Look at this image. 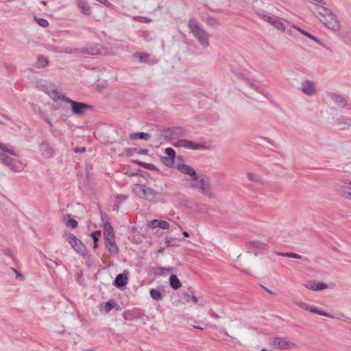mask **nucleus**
<instances>
[{
	"mask_svg": "<svg viewBox=\"0 0 351 351\" xmlns=\"http://www.w3.org/2000/svg\"><path fill=\"white\" fill-rule=\"evenodd\" d=\"M42 117L49 125V126H51V127L53 126V124H52L51 120L49 119V117L47 115L43 114Z\"/></svg>",
	"mask_w": 351,
	"mask_h": 351,
	"instance_id": "nucleus-56",
	"label": "nucleus"
},
{
	"mask_svg": "<svg viewBox=\"0 0 351 351\" xmlns=\"http://www.w3.org/2000/svg\"><path fill=\"white\" fill-rule=\"evenodd\" d=\"M182 234H183L185 237H189V232H186V231H184V232H182Z\"/></svg>",
	"mask_w": 351,
	"mask_h": 351,
	"instance_id": "nucleus-62",
	"label": "nucleus"
},
{
	"mask_svg": "<svg viewBox=\"0 0 351 351\" xmlns=\"http://www.w3.org/2000/svg\"><path fill=\"white\" fill-rule=\"evenodd\" d=\"M194 328L199 329V330H204V327H201V326H194Z\"/></svg>",
	"mask_w": 351,
	"mask_h": 351,
	"instance_id": "nucleus-63",
	"label": "nucleus"
},
{
	"mask_svg": "<svg viewBox=\"0 0 351 351\" xmlns=\"http://www.w3.org/2000/svg\"><path fill=\"white\" fill-rule=\"evenodd\" d=\"M165 153L167 155V157H170L173 159H176V152L171 147H167L165 150Z\"/></svg>",
	"mask_w": 351,
	"mask_h": 351,
	"instance_id": "nucleus-43",
	"label": "nucleus"
},
{
	"mask_svg": "<svg viewBox=\"0 0 351 351\" xmlns=\"http://www.w3.org/2000/svg\"><path fill=\"white\" fill-rule=\"evenodd\" d=\"M151 138V134L146 132H136L132 133L129 136L130 140L136 141L138 139H142L145 141H149Z\"/></svg>",
	"mask_w": 351,
	"mask_h": 351,
	"instance_id": "nucleus-20",
	"label": "nucleus"
},
{
	"mask_svg": "<svg viewBox=\"0 0 351 351\" xmlns=\"http://www.w3.org/2000/svg\"><path fill=\"white\" fill-rule=\"evenodd\" d=\"M135 56L139 59L141 62H145L147 61L149 55L145 53H136Z\"/></svg>",
	"mask_w": 351,
	"mask_h": 351,
	"instance_id": "nucleus-41",
	"label": "nucleus"
},
{
	"mask_svg": "<svg viewBox=\"0 0 351 351\" xmlns=\"http://www.w3.org/2000/svg\"><path fill=\"white\" fill-rule=\"evenodd\" d=\"M104 239L108 238H114V230L108 221L104 224Z\"/></svg>",
	"mask_w": 351,
	"mask_h": 351,
	"instance_id": "nucleus-22",
	"label": "nucleus"
},
{
	"mask_svg": "<svg viewBox=\"0 0 351 351\" xmlns=\"http://www.w3.org/2000/svg\"><path fill=\"white\" fill-rule=\"evenodd\" d=\"M77 221L72 218H69L66 223V226L69 228H75L77 227Z\"/></svg>",
	"mask_w": 351,
	"mask_h": 351,
	"instance_id": "nucleus-42",
	"label": "nucleus"
},
{
	"mask_svg": "<svg viewBox=\"0 0 351 351\" xmlns=\"http://www.w3.org/2000/svg\"><path fill=\"white\" fill-rule=\"evenodd\" d=\"M248 247L249 248L252 247V248L259 249L261 250H265L267 248V245L263 242L254 240V241H249Z\"/></svg>",
	"mask_w": 351,
	"mask_h": 351,
	"instance_id": "nucleus-23",
	"label": "nucleus"
},
{
	"mask_svg": "<svg viewBox=\"0 0 351 351\" xmlns=\"http://www.w3.org/2000/svg\"><path fill=\"white\" fill-rule=\"evenodd\" d=\"M160 220L158 219H153L148 223V227L151 229H154L156 228H158Z\"/></svg>",
	"mask_w": 351,
	"mask_h": 351,
	"instance_id": "nucleus-47",
	"label": "nucleus"
},
{
	"mask_svg": "<svg viewBox=\"0 0 351 351\" xmlns=\"http://www.w3.org/2000/svg\"><path fill=\"white\" fill-rule=\"evenodd\" d=\"M185 134V130L181 127L167 128L164 130V134H158L157 140L161 144L171 139L178 138Z\"/></svg>",
	"mask_w": 351,
	"mask_h": 351,
	"instance_id": "nucleus-2",
	"label": "nucleus"
},
{
	"mask_svg": "<svg viewBox=\"0 0 351 351\" xmlns=\"http://www.w3.org/2000/svg\"><path fill=\"white\" fill-rule=\"evenodd\" d=\"M36 22L40 26L43 27H47L49 25L48 21L45 19H36Z\"/></svg>",
	"mask_w": 351,
	"mask_h": 351,
	"instance_id": "nucleus-49",
	"label": "nucleus"
},
{
	"mask_svg": "<svg viewBox=\"0 0 351 351\" xmlns=\"http://www.w3.org/2000/svg\"><path fill=\"white\" fill-rule=\"evenodd\" d=\"M247 177L250 180L254 182H258L260 181L258 176L253 173H247Z\"/></svg>",
	"mask_w": 351,
	"mask_h": 351,
	"instance_id": "nucleus-45",
	"label": "nucleus"
},
{
	"mask_svg": "<svg viewBox=\"0 0 351 351\" xmlns=\"http://www.w3.org/2000/svg\"><path fill=\"white\" fill-rule=\"evenodd\" d=\"M176 271L174 267L165 268L162 267H157L154 269V273L156 276H162L167 272H173Z\"/></svg>",
	"mask_w": 351,
	"mask_h": 351,
	"instance_id": "nucleus-26",
	"label": "nucleus"
},
{
	"mask_svg": "<svg viewBox=\"0 0 351 351\" xmlns=\"http://www.w3.org/2000/svg\"><path fill=\"white\" fill-rule=\"evenodd\" d=\"M188 27L193 36L197 40L202 48L206 49L209 47L210 36L197 19H189L188 21Z\"/></svg>",
	"mask_w": 351,
	"mask_h": 351,
	"instance_id": "nucleus-1",
	"label": "nucleus"
},
{
	"mask_svg": "<svg viewBox=\"0 0 351 351\" xmlns=\"http://www.w3.org/2000/svg\"><path fill=\"white\" fill-rule=\"evenodd\" d=\"M101 232L100 230H97L91 233V237L93 238L94 242H97L99 241V238L101 236Z\"/></svg>",
	"mask_w": 351,
	"mask_h": 351,
	"instance_id": "nucleus-50",
	"label": "nucleus"
},
{
	"mask_svg": "<svg viewBox=\"0 0 351 351\" xmlns=\"http://www.w3.org/2000/svg\"><path fill=\"white\" fill-rule=\"evenodd\" d=\"M246 83L251 87L253 89H254L255 90H256L258 93H261V94H263L264 95L265 97H267L265 94H264V93L263 92V90L258 86H256L254 82H251L250 80H246Z\"/></svg>",
	"mask_w": 351,
	"mask_h": 351,
	"instance_id": "nucleus-40",
	"label": "nucleus"
},
{
	"mask_svg": "<svg viewBox=\"0 0 351 351\" xmlns=\"http://www.w3.org/2000/svg\"><path fill=\"white\" fill-rule=\"evenodd\" d=\"M320 21L330 29L333 31H338L340 29V23L332 12L325 16L324 19H320Z\"/></svg>",
	"mask_w": 351,
	"mask_h": 351,
	"instance_id": "nucleus-9",
	"label": "nucleus"
},
{
	"mask_svg": "<svg viewBox=\"0 0 351 351\" xmlns=\"http://www.w3.org/2000/svg\"><path fill=\"white\" fill-rule=\"evenodd\" d=\"M191 298L192 301L195 303H197L198 302L197 297L195 295L191 296Z\"/></svg>",
	"mask_w": 351,
	"mask_h": 351,
	"instance_id": "nucleus-61",
	"label": "nucleus"
},
{
	"mask_svg": "<svg viewBox=\"0 0 351 351\" xmlns=\"http://www.w3.org/2000/svg\"><path fill=\"white\" fill-rule=\"evenodd\" d=\"M161 160L162 163L168 167H172L175 162V159L167 156H162Z\"/></svg>",
	"mask_w": 351,
	"mask_h": 351,
	"instance_id": "nucleus-36",
	"label": "nucleus"
},
{
	"mask_svg": "<svg viewBox=\"0 0 351 351\" xmlns=\"http://www.w3.org/2000/svg\"><path fill=\"white\" fill-rule=\"evenodd\" d=\"M301 90L307 96H313L316 94V84L315 82L305 80L301 83Z\"/></svg>",
	"mask_w": 351,
	"mask_h": 351,
	"instance_id": "nucleus-11",
	"label": "nucleus"
},
{
	"mask_svg": "<svg viewBox=\"0 0 351 351\" xmlns=\"http://www.w3.org/2000/svg\"><path fill=\"white\" fill-rule=\"evenodd\" d=\"M170 286L174 290H177L182 287V283L179 280L178 278L175 275L172 274L169 278Z\"/></svg>",
	"mask_w": 351,
	"mask_h": 351,
	"instance_id": "nucleus-24",
	"label": "nucleus"
},
{
	"mask_svg": "<svg viewBox=\"0 0 351 351\" xmlns=\"http://www.w3.org/2000/svg\"><path fill=\"white\" fill-rule=\"evenodd\" d=\"M66 103L69 104L71 107V113L76 116H83L86 110L93 109V106L83 103L75 101L72 99H66Z\"/></svg>",
	"mask_w": 351,
	"mask_h": 351,
	"instance_id": "nucleus-5",
	"label": "nucleus"
},
{
	"mask_svg": "<svg viewBox=\"0 0 351 351\" xmlns=\"http://www.w3.org/2000/svg\"><path fill=\"white\" fill-rule=\"evenodd\" d=\"M261 287L265 290L267 292H268L269 294L272 295H276V293L275 292H274L273 291L269 289L268 288L265 287V286L263 285H261Z\"/></svg>",
	"mask_w": 351,
	"mask_h": 351,
	"instance_id": "nucleus-57",
	"label": "nucleus"
},
{
	"mask_svg": "<svg viewBox=\"0 0 351 351\" xmlns=\"http://www.w3.org/2000/svg\"><path fill=\"white\" fill-rule=\"evenodd\" d=\"M184 295L185 297L189 298H191L190 295H189L188 293H184Z\"/></svg>",
	"mask_w": 351,
	"mask_h": 351,
	"instance_id": "nucleus-64",
	"label": "nucleus"
},
{
	"mask_svg": "<svg viewBox=\"0 0 351 351\" xmlns=\"http://www.w3.org/2000/svg\"><path fill=\"white\" fill-rule=\"evenodd\" d=\"M256 14L261 19H262L264 21L270 23L272 26H274L277 29L280 30L282 32L285 31V26L278 19L271 17V16H269L268 15L264 14L263 13L258 12H256Z\"/></svg>",
	"mask_w": 351,
	"mask_h": 351,
	"instance_id": "nucleus-10",
	"label": "nucleus"
},
{
	"mask_svg": "<svg viewBox=\"0 0 351 351\" xmlns=\"http://www.w3.org/2000/svg\"><path fill=\"white\" fill-rule=\"evenodd\" d=\"M270 343L274 348L278 350H289L295 346L294 343L287 337H275L270 339Z\"/></svg>",
	"mask_w": 351,
	"mask_h": 351,
	"instance_id": "nucleus-6",
	"label": "nucleus"
},
{
	"mask_svg": "<svg viewBox=\"0 0 351 351\" xmlns=\"http://www.w3.org/2000/svg\"><path fill=\"white\" fill-rule=\"evenodd\" d=\"M305 287L312 291H322L328 288V285L324 282L314 281L305 285Z\"/></svg>",
	"mask_w": 351,
	"mask_h": 351,
	"instance_id": "nucleus-15",
	"label": "nucleus"
},
{
	"mask_svg": "<svg viewBox=\"0 0 351 351\" xmlns=\"http://www.w3.org/2000/svg\"><path fill=\"white\" fill-rule=\"evenodd\" d=\"M143 21L145 22V23H150L152 21V20H151L150 18L144 17Z\"/></svg>",
	"mask_w": 351,
	"mask_h": 351,
	"instance_id": "nucleus-60",
	"label": "nucleus"
},
{
	"mask_svg": "<svg viewBox=\"0 0 351 351\" xmlns=\"http://www.w3.org/2000/svg\"><path fill=\"white\" fill-rule=\"evenodd\" d=\"M105 245L111 254H117L119 248L115 243L114 238L105 239Z\"/></svg>",
	"mask_w": 351,
	"mask_h": 351,
	"instance_id": "nucleus-16",
	"label": "nucleus"
},
{
	"mask_svg": "<svg viewBox=\"0 0 351 351\" xmlns=\"http://www.w3.org/2000/svg\"><path fill=\"white\" fill-rule=\"evenodd\" d=\"M149 293H150L151 298L156 301H159L162 299V294L158 289H152L149 291Z\"/></svg>",
	"mask_w": 351,
	"mask_h": 351,
	"instance_id": "nucleus-34",
	"label": "nucleus"
},
{
	"mask_svg": "<svg viewBox=\"0 0 351 351\" xmlns=\"http://www.w3.org/2000/svg\"><path fill=\"white\" fill-rule=\"evenodd\" d=\"M278 255L289 257V258H298L300 259L302 258V256L300 254L293 253V252H278L277 253Z\"/></svg>",
	"mask_w": 351,
	"mask_h": 351,
	"instance_id": "nucleus-37",
	"label": "nucleus"
},
{
	"mask_svg": "<svg viewBox=\"0 0 351 351\" xmlns=\"http://www.w3.org/2000/svg\"><path fill=\"white\" fill-rule=\"evenodd\" d=\"M48 64H49L48 59L46 57L41 56L38 58V59L34 66L36 68L40 69V68H45V66H47L48 65Z\"/></svg>",
	"mask_w": 351,
	"mask_h": 351,
	"instance_id": "nucleus-25",
	"label": "nucleus"
},
{
	"mask_svg": "<svg viewBox=\"0 0 351 351\" xmlns=\"http://www.w3.org/2000/svg\"><path fill=\"white\" fill-rule=\"evenodd\" d=\"M10 168L15 172H21L23 170L24 167L21 162L14 160Z\"/></svg>",
	"mask_w": 351,
	"mask_h": 351,
	"instance_id": "nucleus-31",
	"label": "nucleus"
},
{
	"mask_svg": "<svg viewBox=\"0 0 351 351\" xmlns=\"http://www.w3.org/2000/svg\"><path fill=\"white\" fill-rule=\"evenodd\" d=\"M297 304L301 308L305 309L308 311L310 306H308L307 304H306L304 302H298Z\"/></svg>",
	"mask_w": 351,
	"mask_h": 351,
	"instance_id": "nucleus-52",
	"label": "nucleus"
},
{
	"mask_svg": "<svg viewBox=\"0 0 351 351\" xmlns=\"http://www.w3.org/2000/svg\"><path fill=\"white\" fill-rule=\"evenodd\" d=\"M144 186H145V185H143V184H134L132 186V191L134 192V193L136 195L142 198V197L144 194L143 193Z\"/></svg>",
	"mask_w": 351,
	"mask_h": 351,
	"instance_id": "nucleus-27",
	"label": "nucleus"
},
{
	"mask_svg": "<svg viewBox=\"0 0 351 351\" xmlns=\"http://www.w3.org/2000/svg\"><path fill=\"white\" fill-rule=\"evenodd\" d=\"M77 8L80 10L81 13L84 15H90L92 13L91 8L88 4L86 0H75Z\"/></svg>",
	"mask_w": 351,
	"mask_h": 351,
	"instance_id": "nucleus-14",
	"label": "nucleus"
},
{
	"mask_svg": "<svg viewBox=\"0 0 351 351\" xmlns=\"http://www.w3.org/2000/svg\"><path fill=\"white\" fill-rule=\"evenodd\" d=\"M176 169L181 173L189 176L191 180H197V174L195 170L188 165L179 164L176 166Z\"/></svg>",
	"mask_w": 351,
	"mask_h": 351,
	"instance_id": "nucleus-12",
	"label": "nucleus"
},
{
	"mask_svg": "<svg viewBox=\"0 0 351 351\" xmlns=\"http://www.w3.org/2000/svg\"><path fill=\"white\" fill-rule=\"evenodd\" d=\"M193 182L190 184V187L192 189H197L202 191L204 195L209 197H214V194L211 191V186L206 177L199 178L197 176V180H191Z\"/></svg>",
	"mask_w": 351,
	"mask_h": 351,
	"instance_id": "nucleus-3",
	"label": "nucleus"
},
{
	"mask_svg": "<svg viewBox=\"0 0 351 351\" xmlns=\"http://www.w3.org/2000/svg\"><path fill=\"white\" fill-rule=\"evenodd\" d=\"M4 68L7 70V71L10 73H12L15 71L16 66L12 63H4Z\"/></svg>",
	"mask_w": 351,
	"mask_h": 351,
	"instance_id": "nucleus-44",
	"label": "nucleus"
},
{
	"mask_svg": "<svg viewBox=\"0 0 351 351\" xmlns=\"http://www.w3.org/2000/svg\"><path fill=\"white\" fill-rule=\"evenodd\" d=\"M317 14L319 15V19H324L325 16L329 15L332 12L324 6H318L316 8Z\"/></svg>",
	"mask_w": 351,
	"mask_h": 351,
	"instance_id": "nucleus-28",
	"label": "nucleus"
},
{
	"mask_svg": "<svg viewBox=\"0 0 351 351\" xmlns=\"http://www.w3.org/2000/svg\"><path fill=\"white\" fill-rule=\"evenodd\" d=\"M137 163L139 165H141V167H143L146 168L147 169H149V170H157L156 167L154 164L146 163V162H140V161L137 162Z\"/></svg>",
	"mask_w": 351,
	"mask_h": 351,
	"instance_id": "nucleus-39",
	"label": "nucleus"
},
{
	"mask_svg": "<svg viewBox=\"0 0 351 351\" xmlns=\"http://www.w3.org/2000/svg\"><path fill=\"white\" fill-rule=\"evenodd\" d=\"M14 159L6 156L5 154L0 152V162L8 167H10Z\"/></svg>",
	"mask_w": 351,
	"mask_h": 351,
	"instance_id": "nucleus-30",
	"label": "nucleus"
},
{
	"mask_svg": "<svg viewBox=\"0 0 351 351\" xmlns=\"http://www.w3.org/2000/svg\"><path fill=\"white\" fill-rule=\"evenodd\" d=\"M128 277L124 274H119L117 276L114 280V285L117 287H121L128 283Z\"/></svg>",
	"mask_w": 351,
	"mask_h": 351,
	"instance_id": "nucleus-21",
	"label": "nucleus"
},
{
	"mask_svg": "<svg viewBox=\"0 0 351 351\" xmlns=\"http://www.w3.org/2000/svg\"><path fill=\"white\" fill-rule=\"evenodd\" d=\"M294 28L296 29L298 32H300V33H302V34H304V36H307L308 38L315 40V42L317 43H319V40L318 38H317L316 37H315L313 35H312L311 34L300 29V27H295L294 26Z\"/></svg>",
	"mask_w": 351,
	"mask_h": 351,
	"instance_id": "nucleus-38",
	"label": "nucleus"
},
{
	"mask_svg": "<svg viewBox=\"0 0 351 351\" xmlns=\"http://www.w3.org/2000/svg\"><path fill=\"white\" fill-rule=\"evenodd\" d=\"M176 147H184L191 150L205 149L206 146L203 143H195L186 139H179L175 144Z\"/></svg>",
	"mask_w": 351,
	"mask_h": 351,
	"instance_id": "nucleus-8",
	"label": "nucleus"
},
{
	"mask_svg": "<svg viewBox=\"0 0 351 351\" xmlns=\"http://www.w3.org/2000/svg\"><path fill=\"white\" fill-rule=\"evenodd\" d=\"M206 23L212 28H216L219 25V21L213 17L209 16L205 20Z\"/></svg>",
	"mask_w": 351,
	"mask_h": 351,
	"instance_id": "nucleus-35",
	"label": "nucleus"
},
{
	"mask_svg": "<svg viewBox=\"0 0 351 351\" xmlns=\"http://www.w3.org/2000/svg\"><path fill=\"white\" fill-rule=\"evenodd\" d=\"M308 311H310L311 313H315V314H317V315H319L324 316V317H330V318L333 317L332 315H330L327 312L321 311V310H319L318 308H317L315 306H310L309 309H308Z\"/></svg>",
	"mask_w": 351,
	"mask_h": 351,
	"instance_id": "nucleus-29",
	"label": "nucleus"
},
{
	"mask_svg": "<svg viewBox=\"0 0 351 351\" xmlns=\"http://www.w3.org/2000/svg\"><path fill=\"white\" fill-rule=\"evenodd\" d=\"M64 237L70 243L73 249L80 255L85 256L87 250L84 244L73 234L65 232Z\"/></svg>",
	"mask_w": 351,
	"mask_h": 351,
	"instance_id": "nucleus-4",
	"label": "nucleus"
},
{
	"mask_svg": "<svg viewBox=\"0 0 351 351\" xmlns=\"http://www.w3.org/2000/svg\"><path fill=\"white\" fill-rule=\"evenodd\" d=\"M11 269L16 274V278H20L22 280L25 279V277L22 274H21L19 271H18L16 269H15L14 268H11Z\"/></svg>",
	"mask_w": 351,
	"mask_h": 351,
	"instance_id": "nucleus-53",
	"label": "nucleus"
},
{
	"mask_svg": "<svg viewBox=\"0 0 351 351\" xmlns=\"http://www.w3.org/2000/svg\"><path fill=\"white\" fill-rule=\"evenodd\" d=\"M86 151V148L84 147H75L74 149V152L75 153H84Z\"/></svg>",
	"mask_w": 351,
	"mask_h": 351,
	"instance_id": "nucleus-55",
	"label": "nucleus"
},
{
	"mask_svg": "<svg viewBox=\"0 0 351 351\" xmlns=\"http://www.w3.org/2000/svg\"><path fill=\"white\" fill-rule=\"evenodd\" d=\"M47 94L56 102L59 101L66 102V99H69V97H66L60 90H58L55 84H49V86L47 87Z\"/></svg>",
	"mask_w": 351,
	"mask_h": 351,
	"instance_id": "nucleus-7",
	"label": "nucleus"
},
{
	"mask_svg": "<svg viewBox=\"0 0 351 351\" xmlns=\"http://www.w3.org/2000/svg\"><path fill=\"white\" fill-rule=\"evenodd\" d=\"M158 228H160L161 229H163V230H166V229H168L169 228V224L166 221L160 220Z\"/></svg>",
	"mask_w": 351,
	"mask_h": 351,
	"instance_id": "nucleus-51",
	"label": "nucleus"
},
{
	"mask_svg": "<svg viewBox=\"0 0 351 351\" xmlns=\"http://www.w3.org/2000/svg\"><path fill=\"white\" fill-rule=\"evenodd\" d=\"M0 149L3 151V152L8 153L13 156H16V153L14 152V150L12 149V147L10 145L4 144L3 143L0 142Z\"/></svg>",
	"mask_w": 351,
	"mask_h": 351,
	"instance_id": "nucleus-33",
	"label": "nucleus"
},
{
	"mask_svg": "<svg viewBox=\"0 0 351 351\" xmlns=\"http://www.w3.org/2000/svg\"><path fill=\"white\" fill-rule=\"evenodd\" d=\"M340 195L341 197L351 199V188L347 186H341L340 189Z\"/></svg>",
	"mask_w": 351,
	"mask_h": 351,
	"instance_id": "nucleus-32",
	"label": "nucleus"
},
{
	"mask_svg": "<svg viewBox=\"0 0 351 351\" xmlns=\"http://www.w3.org/2000/svg\"><path fill=\"white\" fill-rule=\"evenodd\" d=\"M56 52H64L67 53H80V49H70L69 48H65L63 50H54Z\"/></svg>",
	"mask_w": 351,
	"mask_h": 351,
	"instance_id": "nucleus-48",
	"label": "nucleus"
},
{
	"mask_svg": "<svg viewBox=\"0 0 351 351\" xmlns=\"http://www.w3.org/2000/svg\"><path fill=\"white\" fill-rule=\"evenodd\" d=\"M4 254H5V255H8V256H12L11 252H10V250H8V249H6V250H4Z\"/></svg>",
	"mask_w": 351,
	"mask_h": 351,
	"instance_id": "nucleus-59",
	"label": "nucleus"
},
{
	"mask_svg": "<svg viewBox=\"0 0 351 351\" xmlns=\"http://www.w3.org/2000/svg\"><path fill=\"white\" fill-rule=\"evenodd\" d=\"M138 153L139 154H147L148 153V149H141L138 150Z\"/></svg>",
	"mask_w": 351,
	"mask_h": 351,
	"instance_id": "nucleus-58",
	"label": "nucleus"
},
{
	"mask_svg": "<svg viewBox=\"0 0 351 351\" xmlns=\"http://www.w3.org/2000/svg\"><path fill=\"white\" fill-rule=\"evenodd\" d=\"M39 152L45 158H49L52 156L54 150L47 142H43L39 145Z\"/></svg>",
	"mask_w": 351,
	"mask_h": 351,
	"instance_id": "nucleus-13",
	"label": "nucleus"
},
{
	"mask_svg": "<svg viewBox=\"0 0 351 351\" xmlns=\"http://www.w3.org/2000/svg\"><path fill=\"white\" fill-rule=\"evenodd\" d=\"M101 49V47L99 45H96L80 49V53H84L89 55L95 56L100 53Z\"/></svg>",
	"mask_w": 351,
	"mask_h": 351,
	"instance_id": "nucleus-17",
	"label": "nucleus"
},
{
	"mask_svg": "<svg viewBox=\"0 0 351 351\" xmlns=\"http://www.w3.org/2000/svg\"><path fill=\"white\" fill-rule=\"evenodd\" d=\"M328 96L339 106L341 108H344L346 106L347 101L345 99V98L343 97L342 96L332 93H329Z\"/></svg>",
	"mask_w": 351,
	"mask_h": 351,
	"instance_id": "nucleus-18",
	"label": "nucleus"
},
{
	"mask_svg": "<svg viewBox=\"0 0 351 351\" xmlns=\"http://www.w3.org/2000/svg\"><path fill=\"white\" fill-rule=\"evenodd\" d=\"M208 313L209 315H210L211 317L214 318V319H219L220 317L219 316V315H217V313H215L212 309H210L209 311H208Z\"/></svg>",
	"mask_w": 351,
	"mask_h": 351,
	"instance_id": "nucleus-54",
	"label": "nucleus"
},
{
	"mask_svg": "<svg viewBox=\"0 0 351 351\" xmlns=\"http://www.w3.org/2000/svg\"><path fill=\"white\" fill-rule=\"evenodd\" d=\"M143 195L142 198H144L148 201H153L158 194L157 191H154V189L147 187L145 185L144 186V191H143Z\"/></svg>",
	"mask_w": 351,
	"mask_h": 351,
	"instance_id": "nucleus-19",
	"label": "nucleus"
},
{
	"mask_svg": "<svg viewBox=\"0 0 351 351\" xmlns=\"http://www.w3.org/2000/svg\"><path fill=\"white\" fill-rule=\"evenodd\" d=\"M115 304L114 302L108 301L105 303L104 310L108 313L114 307Z\"/></svg>",
	"mask_w": 351,
	"mask_h": 351,
	"instance_id": "nucleus-46",
	"label": "nucleus"
}]
</instances>
